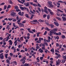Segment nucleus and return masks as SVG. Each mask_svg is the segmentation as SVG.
Wrapping results in <instances>:
<instances>
[{
  "mask_svg": "<svg viewBox=\"0 0 66 66\" xmlns=\"http://www.w3.org/2000/svg\"><path fill=\"white\" fill-rule=\"evenodd\" d=\"M16 14V13L15 12H12L11 13V16H14V15H15Z\"/></svg>",
  "mask_w": 66,
  "mask_h": 66,
  "instance_id": "obj_12",
  "label": "nucleus"
},
{
  "mask_svg": "<svg viewBox=\"0 0 66 66\" xmlns=\"http://www.w3.org/2000/svg\"><path fill=\"white\" fill-rule=\"evenodd\" d=\"M50 40L49 39L48 40H46V42H50Z\"/></svg>",
  "mask_w": 66,
  "mask_h": 66,
  "instance_id": "obj_63",
  "label": "nucleus"
},
{
  "mask_svg": "<svg viewBox=\"0 0 66 66\" xmlns=\"http://www.w3.org/2000/svg\"><path fill=\"white\" fill-rule=\"evenodd\" d=\"M47 18L48 19H49L50 18V15L48 14L47 15Z\"/></svg>",
  "mask_w": 66,
  "mask_h": 66,
  "instance_id": "obj_31",
  "label": "nucleus"
},
{
  "mask_svg": "<svg viewBox=\"0 0 66 66\" xmlns=\"http://www.w3.org/2000/svg\"><path fill=\"white\" fill-rule=\"evenodd\" d=\"M8 19L10 21H11V20H13L12 19H11L10 18H8Z\"/></svg>",
  "mask_w": 66,
  "mask_h": 66,
  "instance_id": "obj_48",
  "label": "nucleus"
},
{
  "mask_svg": "<svg viewBox=\"0 0 66 66\" xmlns=\"http://www.w3.org/2000/svg\"><path fill=\"white\" fill-rule=\"evenodd\" d=\"M62 19L63 21H66V17H65L64 16H62Z\"/></svg>",
  "mask_w": 66,
  "mask_h": 66,
  "instance_id": "obj_7",
  "label": "nucleus"
},
{
  "mask_svg": "<svg viewBox=\"0 0 66 66\" xmlns=\"http://www.w3.org/2000/svg\"><path fill=\"white\" fill-rule=\"evenodd\" d=\"M5 3H2L0 5H4Z\"/></svg>",
  "mask_w": 66,
  "mask_h": 66,
  "instance_id": "obj_47",
  "label": "nucleus"
},
{
  "mask_svg": "<svg viewBox=\"0 0 66 66\" xmlns=\"http://www.w3.org/2000/svg\"><path fill=\"white\" fill-rule=\"evenodd\" d=\"M50 26L52 28H54V25L53 24H51Z\"/></svg>",
  "mask_w": 66,
  "mask_h": 66,
  "instance_id": "obj_18",
  "label": "nucleus"
},
{
  "mask_svg": "<svg viewBox=\"0 0 66 66\" xmlns=\"http://www.w3.org/2000/svg\"><path fill=\"white\" fill-rule=\"evenodd\" d=\"M42 50H45V47H42Z\"/></svg>",
  "mask_w": 66,
  "mask_h": 66,
  "instance_id": "obj_53",
  "label": "nucleus"
},
{
  "mask_svg": "<svg viewBox=\"0 0 66 66\" xmlns=\"http://www.w3.org/2000/svg\"><path fill=\"white\" fill-rule=\"evenodd\" d=\"M57 5H60V3L59 2H58L56 3Z\"/></svg>",
  "mask_w": 66,
  "mask_h": 66,
  "instance_id": "obj_58",
  "label": "nucleus"
},
{
  "mask_svg": "<svg viewBox=\"0 0 66 66\" xmlns=\"http://www.w3.org/2000/svg\"><path fill=\"white\" fill-rule=\"evenodd\" d=\"M46 34H47V31H45L44 33V35H46Z\"/></svg>",
  "mask_w": 66,
  "mask_h": 66,
  "instance_id": "obj_36",
  "label": "nucleus"
},
{
  "mask_svg": "<svg viewBox=\"0 0 66 66\" xmlns=\"http://www.w3.org/2000/svg\"><path fill=\"white\" fill-rule=\"evenodd\" d=\"M8 42L9 43V44L10 45H12L13 44V42L12 41V40H10Z\"/></svg>",
  "mask_w": 66,
  "mask_h": 66,
  "instance_id": "obj_10",
  "label": "nucleus"
},
{
  "mask_svg": "<svg viewBox=\"0 0 66 66\" xmlns=\"http://www.w3.org/2000/svg\"><path fill=\"white\" fill-rule=\"evenodd\" d=\"M29 4H30V3H29V2L25 3L24 4V5L26 6H28L29 5Z\"/></svg>",
  "mask_w": 66,
  "mask_h": 66,
  "instance_id": "obj_5",
  "label": "nucleus"
},
{
  "mask_svg": "<svg viewBox=\"0 0 66 66\" xmlns=\"http://www.w3.org/2000/svg\"><path fill=\"white\" fill-rule=\"evenodd\" d=\"M18 7L17 6H16L15 7V9H18Z\"/></svg>",
  "mask_w": 66,
  "mask_h": 66,
  "instance_id": "obj_56",
  "label": "nucleus"
},
{
  "mask_svg": "<svg viewBox=\"0 0 66 66\" xmlns=\"http://www.w3.org/2000/svg\"><path fill=\"white\" fill-rule=\"evenodd\" d=\"M14 43V44H15L14 45L15 46H16L18 43H17V40H16L15 41Z\"/></svg>",
  "mask_w": 66,
  "mask_h": 66,
  "instance_id": "obj_13",
  "label": "nucleus"
},
{
  "mask_svg": "<svg viewBox=\"0 0 66 66\" xmlns=\"http://www.w3.org/2000/svg\"><path fill=\"white\" fill-rule=\"evenodd\" d=\"M38 50L40 53H43L44 52V51L42 50L41 48L39 49Z\"/></svg>",
  "mask_w": 66,
  "mask_h": 66,
  "instance_id": "obj_9",
  "label": "nucleus"
},
{
  "mask_svg": "<svg viewBox=\"0 0 66 66\" xmlns=\"http://www.w3.org/2000/svg\"><path fill=\"white\" fill-rule=\"evenodd\" d=\"M45 30H46L47 31H50V29H49L48 28H47V27H46V28H45Z\"/></svg>",
  "mask_w": 66,
  "mask_h": 66,
  "instance_id": "obj_32",
  "label": "nucleus"
},
{
  "mask_svg": "<svg viewBox=\"0 0 66 66\" xmlns=\"http://www.w3.org/2000/svg\"><path fill=\"white\" fill-rule=\"evenodd\" d=\"M25 16L26 17L28 18H29V19L30 18V16H29V15L28 14H26L25 15Z\"/></svg>",
  "mask_w": 66,
  "mask_h": 66,
  "instance_id": "obj_17",
  "label": "nucleus"
},
{
  "mask_svg": "<svg viewBox=\"0 0 66 66\" xmlns=\"http://www.w3.org/2000/svg\"><path fill=\"white\" fill-rule=\"evenodd\" d=\"M44 45H45L46 46H48V43H44Z\"/></svg>",
  "mask_w": 66,
  "mask_h": 66,
  "instance_id": "obj_44",
  "label": "nucleus"
},
{
  "mask_svg": "<svg viewBox=\"0 0 66 66\" xmlns=\"http://www.w3.org/2000/svg\"><path fill=\"white\" fill-rule=\"evenodd\" d=\"M33 21V23H35V22H37V20H34Z\"/></svg>",
  "mask_w": 66,
  "mask_h": 66,
  "instance_id": "obj_28",
  "label": "nucleus"
},
{
  "mask_svg": "<svg viewBox=\"0 0 66 66\" xmlns=\"http://www.w3.org/2000/svg\"><path fill=\"white\" fill-rule=\"evenodd\" d=\"M41 45H42V46H43V47H45V45L44 44L41 43Z\"/></svg>",
  "mask_w": 66,
  "mask_h": 66,
  "instance_id": "obj_51",
  "label": "nucleus"
},
{
  "mask_svg": "<svg viewBox=\"0 0 66 66\" xmlns=\"http://www.w3.org/2000/svg\"><path fill=\"white\" fill-rule=\"evenodd\" d=\"M20 39L21 40H23V37H22Z\"/></svg>",
  "mask_w": 66,
  "mask_h": 66,
  "instance_id": "obj_64",
  "label": "nucleus"
},
{
  "mask_svg": "<svg viewBox=\"0 0 66 66\" xmlns=\"http://www.w3.org/2000/svg\"><path fill=\"white\" fill-rule=\"evenodd\" d=\"M38 6L39 7H41V5H40L39 3H38Z\"/></svg>",
  "mask_w": 66,
  "mask_h": 66,
  "instance_id": "obj_54",
  "label": "nucleus"
},
{
  "mask_svg": "<svg viewBox=\"0 0 66 66\" xmlns=\"http://www.w3.org/2000/svg\"><path fill=\"white\" fill-rule=\"evenodd\" d=\"M38 10L39 11V12H41V10L40 9V7H38L37 8Z\"/></svg>",
  "mask_w": 66,
  "mask_h": 66,
  "instance_id": "obj_34",
  "label": "nucleus"
},
{
  "mask_svg": "<svg viewBox=\"0 0 66 66\" xmlns=\"http://www.w3.org/2000/svg\"><path fill=\"white\" fill-rule=\"evenodd\" d=\"M45 23L47 24V26H49L50 25V24H49V23H48L47 22H45Z\"/></svg>",
  "mask_w": 66,
  "mask_h": 66,
  "instance_id": "obj_41",
  "label": "nucleus"
},
{
  "mask_svg": "<svg viewBox=\"0 0 66 66\" xmlns=\"http://www.w3.org/2000/svg\"><path fill=\"white\" fill-rule=\"evenodd\" d=\"M51 3H52V2L50 1H48L47 2V4L49 5L51 4Z\"/></svg>",
  "mask_w": 66,
  "mask_h": 66,
  "instance_id": "obj_21",
  "label": "nucleus"
},
{
  "mask_svg": "<svg viewBox=\"0 0 66 66\" xmlns=\"http://www.w3.org/2000/svg\"><path fill=\"white\" fill-rule=\"evenodd\" d=\"M36 60H37V62H39V61H40V60H39V58H38V57H37L36 58Z\"/></svg>",
  "mask_w": 66,
  "mask_h": 66,
  "instance_id": "obj_23",
  "label": "nucleus"
},
{
  "mask_svg": "<svg viewBox=\"0 0 66 66\" xmlns=\"http://www.w3.org/2000/svg\"><path fill=\"white\" fill-rule=\"evenodd\" d=\"M30 12L31 13H32V14H34V12H33V11H32L31 10H30Z\"/></svg>",
  "mask_w": 66,
  "mask_h": 66,
  "instance_id": "obj_60",
  "label": "nucleus"
},
{
  "mask_svg": "<svg viewBox=\"0 0 66 66\" xmlns=\"http://www.w3.org/2000/svg\"><path fill=\"white\" fill-rule=\"evenodd\" d=\"M8 55V54H5V56L6 59H7V55Z\"/></svg>",
  "mask_w": 66,
  "mask_h": 66,
  "instance_id": "obj_24",
  "label": "nucleus"
},
{
  "mask_svg": "<svg viewBox=\"0 0 66 66\" xmlns=\"http://www.w3.org/2000/svg\"><path fill=\"white\" fill-rule=\"evenodd\" d=\"M26 59L25 57H24L23 58H22L20 60V62H22V64H24V63L26 62L25 60Z\"/></svg>",
  "mask_w": 66,
  "mask_h": 66,
  "instance_id": "obj_2",
  "label": "nucleus"
},
{
  "mask_svg": "<svg viewBox=\"0 0 66 66\" xmlns=\"http://www.w3.org/2000/svg\"><path fill=\"white\" fill-rule=\"evenodd\" d=\"M36 49H39V46H36Z\"/></svg>",
  "mask_w": 66,
  "mask_h": 66,
  "instance_id": "obj_40",
  "label": "nucleus"
},
{
  "mask_svg": "<svg viewBox=\"0 0 66 66\" xmlns=\"http://www.w3.org/2000/svg\"><path fill=\"white\" fill-rule=\"evenodd\" d=\"M59 62L57 61H56V64L57 65H58L59 63Z\"/></svg>",
  "mask_w": 66,
  "mask_h": 66,
  "instance_id": "obj_55",
  "label": "nucleus"
},
{
  "mask_svg": "<svg viewBox=\"0 0 66 66\" xmlns=\"http://www.w3.org/2000/svg\"><path fill=\"white\" fill-rule=\"evenodd\" d=\"M57 56L58 57H61V55H60V54H58V55H57Z\"/></svg>",
  "mask_w": 66,
  "mask_h": 66,
  "instance_id": "obj_57",
  "label": "nucleus"
},
{
  "mask_svg": "<svg viewBox=\"0 0 66 66\" xmlns=\"http://www.w3.org/2000/svg\"><path fill=\"white\" fill-rule=\"evenodd\" d=\"M37 64L38 66H40V64L39 63H37Z\"/></svg>",
  "mask_w": 66,
  "mask_h": 66,
  "instance_id": "obj_61",
  "label": "nucleus"
},
{
  "mask_svg": "<svg viewBox=\"0 0 66 66\" xmlns=\"http://www.w3.org/2000/svg\"><path fill=\"white\" fill-rule=\"evenodd\" d=\"M16 12H19V11H20V10L18 9V8H17V9H16Z\"/></svg>",
  "mask_w": 66,
  "mask_h": 66,
  "instance_id": "obj_38",
  "label": "nucleus"
},
{
  "mask_svg": "<svg viewBox=\"0 0 66 66\" xmlns=\"http://www.w3.org/2000/svg\"><path fill=\"white\" fill-rule=\"evenodd\" d=\"M48 6H49V7H54V6L52 4H51L48 5Z\"/></svg>",
  "mask_w": 66,
  "mask_h": 66,
  "instance_id": "obj_8",
  "label": "nucleus"
},
{
  "mask_svg": "<svg viewBox=\"0 0 66 66\" xmlns=\"http://www.w3.org/2000/svg\"><path fill=\"white\" fill-rule=\"evenodd\" d=\"M13 25L14 27V28H15V27H16V25H15V23H13Z\"/></svg>",
  "mask_w": 66,
  "mask_h": 66,
  "instance_id": "obj_43",
  "label": "nucleus"
},
{
  "mask_svg": "<svg viewBox=\"0 0 66 66\" xmlns=\"http://www.w3.org/2000/svg\"><path fill=\"white\" fill-rule=\"evenodd\" d=\"M57 31V28H54L52 30L50 31V35H52V34H53L55 32H56Z\"/></svg>",
  "mask_w": 66,
  "mask_h": 66,
  "instance_id": "obj_1",
  "label": "nucleus"
},
{
  "mask_svg": "<svg viewBox=\"0 0 66 66\" xmlns=\"http://www.w3.org/2000/svg\"><path fill=\"white\" fill-rule=\"evenodd\" d=\"M59 15H60V14H59V13H57L55 14L56 16H59Z\"/></svg>",
  "mask_w": 66,
  "mask_h": 66,
  "instance_id": "obj_50",
  "label": "nucleus"
},
{
  "mask_svg": "<svg viewBox=\"0 0 66 66\" xmlns=\"http://www.w3.org/2000/svg\"><path fill=\"white\" fill-rule=\"evenodd\" d=\"M56 32H54V34H56V35H59V33H56Z\"/></svg>",
  "mask_w": 66,
  "mask_h": 66,
  "instance_id": "obj_45",
  "label": "nucleus"
},
{
  "mask_svg": "<svg viewBox=\"0 0 66 66\" xmlns=\"http://www.w3.org/2000/svg\"><path fill=\"white\" fill-rule=\"evenodd\" d=\"M34 15L33 14H32V15L31 16V17L30 18V19H32V18H33V17H34Z\"/></svg>",
  "mask_w": 66,
  "mask_h": 66,
  "instance_id": "obj_25",
  "label": "nucleus"
},
{
  "mask_svg": "<svg viewBox=\"0 0 66 66\" xmlns=\"http://www.w3.org/2000/svg\"><path fill=\"white\" fill-rule=\"evenodd\" d=\"M56 46L57 47H59V44L58 43H57L56 44Z\"/></svg>",
  "mask_w": 66,
  "mask_h": 66,
  "instance_id": "obj_59",
  "label": "nucleus"
},
{
  "mask_svg": "<svg viewBox=\"0 0 66 66\" xmlns=\"http://www.w3.org/2000/svg\"><path fill=\"white\" fill-rule=\"evenodd\" d=\"M6 6L5 5L4 6V10H6Z\"/></svg>",
  "mask_w": 66,
  "mask_h": 66,
  "instance_id": "obj_52",
  "label": "nucleus"
},
{
  "mask_svg": "<svg viewBox=\"0 0 66 66\" xmlns=\"http://www.w3.org/2000/svg\"><path fill=\"white\" fill-rule=\"evenodd\" d=\"M48 8L47 7L45 6L44 7V11L45 13H46L47 14H48V11H47V9Z\"/></svg>",
  "mask_w": 66,
  "mask_h": 66,
  "instance_id": "obj_4",
  "label": "nucleus"
},
{
  "mask_svg": "<svg viewBox=\"0 0 66 66\" xmlns=\"http://www.w3.org/2000/svg\"><path fill=\"white\" fill-rule=\"evenodd\" d=\"M55 52H58V53H59V51L58 50H55Z\"/></svg>",
  "mask_w": 66,
  "mask_h": 66,
  "instance_id": "obj_42",
  "label": "nucleus"
},
{
  "mask_svg": "<svg viewBox=\"0 0 66 66\" xmlns=\"http://www.w3.org/2000/svg\"><path fill=\"white\" fill-rule=\"evenodd\" d=\"M36 12H37V13H38L39 15H40V13L39 12V11H38V10H36Z\"/></svg>",
  "mask_w": 66,
  "mask_h": 66,
  "instance_id": "obj_37",
  "label": "nucleus"
},
{
  "mask_svg": "<svg viewBox=\"0 0 66 66\" xmlns=\"http://www.w3.org/2000/svg\"><path fill=\"white\" fill-rule=\"evenodd\" d=\"M24 66H29V64L28 63H25L24 64Z\"/></svg>",
  "mask_w": 66,
  "mask_h": 66,
  "instance_id": "obj_19",
  "label": "nucleus"
},
{
  "mask_svg": "<svg viewBox=\"0 0 66 66\" xmlns=\"http://www.w3.org/2000/svg\"><path fill=\"white\" fill-rule=\"evenodd\" d=\"M39 21L40 22H43L44 21V20H39Z\"/></svg>",
  "mask_w": 66,
  "mask_h": 66,
  "instance_id": "obj_29",
  "label": "nucleus"
},
{
  "mask_svg": "<svg viewBox=\"0 0 66 66\" xmlns=\"http://www.w3.org/2000/svg\"><path fill=\"white\" fill-rule=\"evenodd\" d=\"M62 15L63 16H64V17H66V14H64V13H62Z\"/></svg>",
  "mask_w": 66,
  "mask_h": 66,
  "instance_id": "obj_49",
  "label": "nucleus"
},
{
  "mask_svg": "<svg viewBox=\"0 0 66 66\" xmlns=\"http://www.w3.org/2000/svg\"><path fill=\"white\" fill-rule=\"evenodd\" d=\"M33 6H37V4H34L33 5Z\"/></svg>",
  "mask_w": 66,
  "mask_h": 66,
  "instance_id": "obj_35",
  "label": "nucleus"
},
{
  "mask_svg": "<svg viewBox=\"0 0 66 66\" xmlns=\"http://www.w3.org/2000/svg\"><path fill=\"white\" fill-rule=\"evenodd\" d=\"M6 62L7 63H8V64H10V62L9 60L8 59H7L6 60Z\"/></svg>",
  "mask_w": 66,
  "mask_h": 66,
  "instance_id": "obj_26",
  "label": "nucleus"
},
{
  "mask_svg": "<svg viewBox=\"0 0 66 66\" xmlns=\"http://www.w3.org/2000/svg\"><path fill=\"white\" fill-rule=\"evenodd\" d=\"M29 33H34L33 32L31 31V30H29Z\"/></svg>",
  "mask_w": 66,
  "mask_h": 66,
  "instance_id": "obj_39",
  "label": "nucleus"
},
{
  "mask_svg": "<svg viewBox=\"0 0 66 66\" xmlns=\"http://www.w3.org/2000/svg\"><path fill=\"white\" fill-rule=\"evenodd\" d=\"M40 33H41L40 32H37L36 33L37 35V36H39V34H40Z\"/></svg>",
  "mask_w": 66,
  "mask_h": 66,
  "instance_id": "obj_27",
  "label": "nucleus"
},
{
  "mask_svg": "<svg viewBox=\"0 0 66 66\" xmlns=\"http://www.w3.org/2000/svg\"><path fill=\"white\" fill-rule=\"evenodd\" d=\"M57 10L58 11H57V12H58L59 11V12H61V13H63V11L62 10H60V9H57Z\"/></svg>",
  "mask_w": 66,
  "mask_h": 66,
  "instance_id": "obj_16",
  "label": "nucleus"
},
{
  "mask_svg": "<svg viewBox=\"0 0 66 66\" xmlns=\"http://www.w3.org/2000/svg\"><path fill=\"white\" fill-rule=\"evenodd\" d=\"M46 16H47V15L46 14H44L43 15V17L44 18H45Z\"/></svg>",
  "mask_w": 66,
  "mask_h": 66,
  "instance_id": "obj_46",
  "label": "nucleus"
},
{
  "mask_svg": "<svg viewBox=\"0 0 66 66\" xmlns=\"http://www.w3.org/2000/svg\"><path fill=\"white\" fill-rule=\"evenodd\" d=\"M62 57H63V59H65L66 60V56H64L63 55L62 56Z\"/></svg>",
  "mask_w": 66,
  "mask_h": 66,
  "instance_id": "obj_20",
  "label": "nucleus"
},
{
  "mask_svg": "<svg viewBox=\"0 0 66 66\" xmlns=\"http://www.w3.org/2000/svg\"><path fill=\"white\" fill-rule=\"evenodd\" d=\"M21 19H20L18 20V21H17V23L18 24H19V25H23V26H24V24H22L21 23H20V20Z\"/></svg>",
  "mask_w": 66,
  "mask_h": 66,
  "instance_id": "obj_3",
  "label": "nucleus"
},
{
  "mask_svg": "<svg viewBox=\"0 0 66 66\" xmlns=\"http://www.w3.org/2000/svg\"><path fill=\"white\" fill-rule=\"evenodd\" d=\"M26 21H23L22 22L23 23H26Z\"/></svg>",
  "mask_w": 66,
  "mask_h": 66,
  "instance_id": "obj_62",
  "label": "nucleus"
},
{
  "mask_svg": "<svg viewBox=\"0 0 66 66\" xmlns=\"http://www.w3.org/2000/svg\"><path fill=\"white\" fill-rule=\"evenodd\" d=\"M21 0V3L22 4H23L24 3V2H25V0Z\"/></svg>",
  "mask_w": 66,
  "mask_h": 66,
  "instance_id": "obj_14",
  "label": "nucleus"
},
{
  "mask_svg": "<svg viewBox=\"0 0 66 66\" xmlns=\"http://www.w3.org/2000/svg\"><path fill=\"white\" fill-rule=\"evenodd\" d=\"M0 58H1L2 59H3L4 57L3 56V53L0 54Z\"/></svg>",
  "mask_w": 66,
  "mask_h": 66,
  "instance_id": "obj_6",
  "label": "nucleus"
},
{
  "mask_svg": "<svg viewBox=\"0 0 66 66\" xmlns=\"http://www.w3.org/2000/svg\"><path fill=\"white\" fill-rule=\"evenodd\" d=\"M6 38L7 39L6 40V41H7L9 39V36H8L6 37Z\"/></svg>",
  "mask_w": 66,
  "mask_h": 66,
  "instance_id": "obj_33",
  "label": "nucleus"
},
{
  "mask_svg": "<svg viewBox=\"0 0 66 66\" xmlns=\"http://www.w3.org/2000/svg\"><path fill=\"white\" fill-rule=\"evenodd\" d=\"M60 62L62 63H63L65 62V60H60Z\"/></svg>",
  "mask_w": 66,
  "mask_h": 66,
  "instance_id": "obj_15",
  "label": "nucleus"
},
{
  "mask_svg": "<svg viewBox=\"0 0 66 66\" xmlns=\"http://www.w3.org/2000/svg\"><path fill=\"white\" fill-rule=\"evenodd\" d=\"M50 15H53V12L51 11L50 12Z\"/></svg>",
  "mask_w": 66,
  "mask_h": 66,
  "instance_id": "obj_30",
  "label": "nucleus"
},
{
  "mask_svg": "<svg viewBox=\"0 0 66 66\" xmlns=\"http://www.w3.org/2000/svg\"><path fill=\"white\" fill-rule=\"evenodd\" d=\"M54 23L57 26V27H58V26H59V24L58 23L56 22H54Z\"/></svg>",
  "mask_w": 66,
  "mask_h": 66,
  "instance_id": "obj_11",
  "label": "nucleus"
},
{
  "mask_svg": "<svg viewBox=\"0 0 66 66\" xmlns=\"http://www.w3.org/2000/svg\"><path fill=\"white\" fill-rule=\"evenodd\" d=\"M61 37L62 39H64V38H65V36L64 35H62Z\"/></svg>",
  "mask_w": 66,
  "mask_h": 66,
  "instance_id": "obj_22",
  "label": "nucleus"
}]
</instances>
